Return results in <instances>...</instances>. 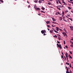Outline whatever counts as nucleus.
I'll use <instances>...</instances> for the list:
<instances>
[{
  "label": "nucleus",
  "mask_w": 73,
  "mask_h": 73,
  "mask_svg": "<svg viewBox=\"0 0 73 73\" xmlns=\"http://www.w3.org/2000/svg\"><path fill=\"white\" fill-rule=\"evenodd\" d=\"M34 7L36 10H37V11H40L41 10V9H40V8L39 7H35V6H34Z\"/></svg>",
  "instance_id": "nucleus-1"
},
{
  "label": "nucleus",
  "mask_w": 73,
  "mask_h": 73,
  "mask_svg": "<svg viewBox=\"0 0 73 73\" xmlns=\"http://www.w3.org/2000/svg\"><path fill=\"white\" fill-rule=\"evenodd\" d=\"M70 28L71 29V30L72 31H73V26H70Z\"/></svg>",
  "instance_id": "nucleus-2"
},
{
  "label": "nucleus",
  "mask_w": 73,
  "mask_h": 73,
  "mask_svg": "<svg viewBox=\"0 0 73 73\" xmlns=\"http://www.w3.org/2000/svg\"><path fill=\"white\" fill-rule=\"evenodd\" d=\"M68 16H69V17L70 16V15L69 14H67V15H66V17L67 18H68Z\"/></svg>",
  "instance_id": "nucleus-3"
},
{
  "label": "nucleus",
  "mask_w": 73,
  "mask_h": 73,
  "mask_svg": "<svg viewBox=\"0 0 73 73\" xmlns=\"http://www.w3.org/2000/svg\"><path fill=\"white\" fill-rule=\"evenodd\" d=\"M58 47L60 48V49L61 48V49H62V47H61V44H59Z\"/></svg>",
  "instance_id": "nucleus-4"
},
{
  "label": "nucleus",
  "mask_w": 73,
  "mask_h": 73,
  "mask_svg": "<svg viewBox=\"0 0 73 73\" xmlns=\"http://www.w3.org/2000/svg\"><path fill=\"white\" fill-rule=\"evenodd\" d=\"M41 33L42 34H44L45 33V30H42L41 31Z\"/></svg>",
  "instance_id": "nucleus-5"
},
{
  "label": "nucleus",
  "mask_w": 73,
  "mask_h": 73,
  "mask_svg": "<svg viewBox=\"0 0 73 73\" xmlns=\"http://www.w3.org/2000/svg\"><path fill=\"white\" fill-rule=\"evenodd\" d=\"M62 34H63V35H64V36H66H66H67V35H66V33L63 32Z\"/></svg>",
  "instance_id": "nucleus-6"
},
{
  "label": "nucleus",
  "mask_w": 73,
  "mask_h": 73,
  "mask_svg": "<svg viewBox=\"0 0 73 73\" xmlns=\"http://www.w3.org/2000/svg\"><path fill=\"white\" fill-rule=\"evenodd\" d=\"M52 29H53L54 31V32H55V33H58V32H57V31H56L55 30V29H54L53 28H52Z\"/></svg>",
  "instance_id": "nucleus-7"
},
{
  "label": "nucleus",
  "mask_w": 73,
  "mask_h": 73,
  "mask_svg": "<svg viewBox=\"0 0 73 73\" xmlns=\"http://www.w3.org/2000/svg\"><path fill=\"white\" fill-rule=\"evenodd\" d=\"M59 20H60V21H61V20H62V17H60Z\"/></svg>",
  "instance_id": "nucleus-8"
},
{
  "label": "nucleus",
  "mask_w": 73,
  "mask_h": 73,
  "mask_svg": "<svg viewBox=\"0 0 73 73\" xmlns=\"http://www.w3.org/2000/svg\"><path fill=\"white\" fill-rule=\"evenodd\" d=\"M46 23L47 24H48H48H49V23H50V21H47V22H46Z\"/></svg>",
  "instance_id": "nucleus-9"
},
{
  "label": "nucleus",
  "mask_w": 73,
  "mask_h": 73,
  "mask_svg": "<svg viewBox=\"0 0 73 73\" xmlns=\"http://www.w3.org/2000/svg\"><path fill=\"white\" fill-rule=\"evenodd\" d=\"M52 19L53 21H56V19L54 18H52Z\"/></svg>",
  "instance_id": "nucleus-10"
},
{
  "label": "nucleus",
  "mask_w": 73,
  "mask_h": 73,
  "mask_svg": "<svg viewBox=\"0 0 73 73\" xmlns=\"http://www.w3.org/2000/svg\"><path fill=\"white\" fill-rule=\"evenodd\" d=\"M56 30L57 31H59V28L58 27H56Z\"/></svg>",
  "instance_id": "nucleus-11"
},
{
  "label": "nucleus",
  "mask_w": 73,
  "mask_h": 73,
  "mask_svg": "<svg viewBox=\"0 0 73 73\" xmlns=\"http://www.w3.org/2000/svg\"><path fill=\"white\" fill-rule=\"evenodd\" d=\"M56 7H57V9H59V10H61L60 8H59H59H58V6H57Z\"/></svg>",
  "instance_id": "nucleus-12"
},
{
  "label": "nucleus",
  "mask_w": 73,
  "mask_h": 73,
  "mask_svg": "<svg viewBox=\"0 0 73 73\" xmlns=\"http://www.w3.org/2000/svg\"><path fill=\"white\" fill-rule=\"evenodd\" d=\"M42 10H44V9H45V8L43 7H42Z\"/></svg>",
  "instance_id": "nucleus-13"
},
{
  "label": "nucleus",
  "mask_w": 73,
  "mask_h": 73,
  "mask_svg": "<svg viewBox=\"0 0 73 73\" xmlns=\"http://www.w3.org/2000/svg\"><path fill=\"white\" fill-rule=\"evenodd\" d=\"M66 58H67V61H68V55H66Z\"/></svg>",
  "instance_id": "nucleus-14"
},
{
  "label": "nucleus",
  "mask_w": 73,
  "mask_h": 73,
  "mask_svg": "<svg viewBox=\"0 0 73 73\" xmlns=\"http://www.w3.org/2000/svg\"><path fill=\"white\" fill-rule=\"evenodd\" d=\"M62 17L63 18V19H65V16H64V15H62Z\"/></svg>",
  "instance_id": "nucleus-15"
},
{
  "label": "nucleus",
  "mask_w": 73,
  "mask_h": 73,
  "mask_svg": "<svg viewBox=\"0 0 73 73\" xmlns=\"http://www.w3.org/2000/svg\"><path fill=\"white\" fill-rule=\"evenodd\" d=\"M64 31L66 33H67V31L65 29H64Z\"/></svg>",
  "instance_id": "nucleus-16"
},
{
  "label": "nucleus",
  "mask_w": 73,
  "mask_h": 73,
  "mask_svg": "<svg viewBox=\"0 0 73 73\" xmlns=\"http://www.w3.org/2000/svg\"><path fill=\"white\" fill-rule=\"evenodd\" d=\"M58 7H59V8H62V6L61 5H58Z\"/></svg>",
  "instance_id": "nucleus-17"
},
{
  "label": "nucleus",
  "mask_w": 73,
  "mask_h": 73,
  "mask_svg": "<svg viewBox=\"0 0 73 73\" xmlns=\"http://www.w3.org/2000/svg\"><path fill=\"white\" fill-rule=\"evenodd\" d=\"M68 10H66V11H65V12L66 13L67 12H68Z\"/></svg>",
  "instance_id": "nucleus-18"
},
{
  "label": "nucleus",
  "mask_w": 73,
  "mask_h": 73,
  "mask_svg": "<svg viewBox=\"0 0 73 73\" xmlns=\"http://www.w3.org/2000/svg\"><path fill=\"white\" fill-rule=\"evenodd\" d=\"M66 64H68V65H69V63H68V62H66Z\"/></svg>",
  "instance_id": "nucleus-19"
},
{
  "label": "nucleus",
  "mask_w": 73,
  "mask_h": 73,
  "mask_svg": "<svg viewBox=\"0 0 73 73\" xmlns=\"http://www.w3.org/2000/svg\"><path fill=\"white\" fill-rule=\"evenodd\" d=\"M40 12L41 13H42V12H43L44 13H45V12H44V11H41Z\"/></svg>",
  "instance_id": "nucleus-20"
},
{
  "label": "nucleus",
  "mask_w": 73,
  "mask_h": 73,
  "mask_svg": "<svg viewBox=\"0 0 73 73\" xmlns=\"http://www.w3.org/2000/svg\"><path fill=\"white\" fill-rule=\"evenodd\" d=\"M37 1H38V0H35V1H34V2L35 3H37Z\"/></svg>",
  "instance_id": "nucleus-21"
},
{
  "label": "nucleus",
  "mask_w": 73,
  "mask_h": 73,
  "mask_svg": "<svg viewBox=\"0 0 73 73\" xmlns=\"http://www.w3.org/2000/svg\"><path fill=\"white\" fill-rule=\"evenodd\" d=\"M65 55H66H66H67V56L68 55V53H67V52H66V54H65Z\"/></svg>",
  "instance_id": "nucleus-22"
},
{
  "label": "nucleus",
  "mask_w": 73,
  "mask_h": 73,
  "mask_svg": "<svg viewBox=\"0 0 73 73\" xmlns=\"http://www.w3.org/2000/svg\"><path fill=\"white\" fill-rule=\"evenodd\" d=\"M47 26L49 28H50L51 27H50V26L49 25H47Z\"/></svg>",
  "instance_id": "nucleus-23"
},
{
  "label": "nucleus",
  "mask_w": 73,
  "mask_h": 73,
  "mask_svg": "<svg viewBox=\"0 0 73 73\" xmlns=\"http://www.w3.org/2000/svg\"><path fill=\"white\" fill-rule=\"evenodd\" d=\"M53 37L56 38H57V35H55V36H53Z\"/></svg>",
  "instance_id": "nucleus-24"
},
{
  "label": "nucleus",
  "mask_w": 73,
  "mask_h": 73,
  "mask_svg": "<svg viewBox=\"0 0 73 73\" xmlns=\"http://www.w3.org/2000/svg\"><path fill=\"white\" fill-rule=\"evenodd\" d=\"M38 2L40 3H42L41 1H40V0H39Z\"/></svg>",
  "instance_id": "nucleus-25"
},
{
  "label": "nucleus",
  "mask_w": 73,
  "mask_h": 73,
  "mask_svg": "<svg viewBox=\"0 0 73 73\" xmlns=\"http://www.w3.org/2000/svg\"><path fill=\"white\" fill-rule=\"evenodd\" d=\"M68 8L69 9H71V7H68Z\"/></svg>",
  "instance_id": "nucleus-26"
},
{
  "label": "nucleus",
  "mask_w": 73,
  "mask_h": 73,
  "mask_svg": "<svg viewBox=\"0 0 73 73\" xmlns=\"http://www.w3.org/2000/svg\"><path fill=\"white\" fill-rule=\"evenodd\" d=\"M68 19H70V20L72 21V19H71V18H69Z\"/></svg>",
  "instance_id": "nucleus-27"
},
{
  "label": "nucleus",
  "mask_w": 73,
  "mask_h": 73,
  "mask_svg": "<svg viewBox=\"0 0 73 73\" xmlns=\"http://www.w3.org/2000/svg\"><path fill=\"white\" fill-rule=\"evenodd\" d=\"M0 1H1L2 3L3 2V0H0Z\"/></svg>",
  "instance_id": "nucleus-28"
},
{
  "label": "nucleus",
  "mask_w": 73,
  "mask_h": 73,
  "mask_svg": "<svg viewBox=\"0 0 73 73\" xmlns=\"http://www.w3.org/2000/svg\"><path fill=\"white\" fill-rule=\"evenodd\" d=\"M69 52L70 53V54H72V53L71 52V51H69Z\"/></svg>",
  "instance_id": "nucleus-29"
},
{
  "label": "nucleus",
  "mask_w": 73,
  "mask_h": 73,
  "mask_svg": "<svg viewBox=\"0 0 73 73\" xmlns=\"http://www.w3.org/2000/svg\"><path fill=\"white\" fill-rule=\"evenodd\" d=\"M50 33H52V30H50Z\"/></svg>",
  "instance_id": "nucleus-30"
},
{
  "label": "nucleus",
  "mask_w": 73,
  "mask_h": 73,
  "mask_svg": "<svg viewBox=\"0 0 73 73\" xmlns=\"http://www.w3.org/2000/svg\"><path fill=\"white\" fill-rule=\"evenodd\" d=\"M63 42H64V44H65L66 43H65V40H63Z\"/></svg>",
  "instance_id": "nucleus-31"
},
{
  "label": "nucleus",
  "mask_w": 73,
  "mask_h": 73,
  "mask_svg": "<svg viewBox=\"0 0 73 73\" xmlns=\"http://www.w3.org/2000/svg\"><path fill=\"white\" fill-rule=\"evenodd\" d=\"M64 59H65V60H66V57L65 56H64Z\"/></svg>",
  "instance_id": "nucleus-32"
},
{
  "label": "nucleus",
  "mask_w": 73,
  "mask_h": 73,
  "mask_svg": "<svg viewBox=\"0 0 73 73\" xmlns=\"http://www.w3.org/2000/svg\"><path fill=\"white\" fill-rule=\"evenodd\" d=\"M62 3H65V1H64V0H62Z\"/></svg>",
  "instance_id": "nucleus-33"
},
{
  "label": "nucleus",
  "mask_w": 73,
  "mask_h": 73,
  "mask_svg": "<svg viewBox=\"0 0 73 73\" xmlns=\"http://www.w3.org/2000/svg\"><path fill=\"white\" fill-rule=\"evenodd\" d=\"M62 58H63V59L64 60V58L63 55H62Z\"/></svg>",
  "instance_id": "nucleus-34"
},
{
  "label": "nucleus",
  "mask_w": 73,
  "mask_h": 73,
  "mask_svg": "<svg viewBox=\"0 0 73 73\" xmlns=\"http://www.w3.org/2000/svg\"><path fill=\"white\" fill-rule=\"evenodd\" d=\"M62 13L63 15H64V11H62Z\"/></svg>",
  "instance_id": "nucleus-35"
},
{
  "label": "nucleus",
  "mask_w": 73,
  "mask_h": 73,
  "mask_svg": "<svg viewBox=\"0 0 73 73\" xmlns=\"http://www.w3.org/2000/svg\"><path fill=\"white\" fill-rule=\"evenodd\" d=\"M68 71H69V70H68V68L67 67V71L68 72Z\"/></svg>",
  "instance_id": "nucleus-36"
},
{
  "label": "nucleus",
  "mask_w": 73,
  "mask_h": 73,
  "mask_svg": "<svg viewBox=\"0 0 73 73\" xmlns=\"http://www.w3.org/2000/svg\"><path fill=\"white\" fill-rule=\"evenodd\" d=\"M63 20H64V21H66L67 22V21H66V20H65V19H64Z\"/></svg>",
  "instance_id": "nucleus-37"
},
{
  "label": "nucleus",
  "mask_w": 73,
  "mask_h": 73,
  "mask_svg": "<svg viewBox=\"0 0 73 73\" xmlns=\"http://www.w3.org/2000/svg\"><path fill=\"white\" fill-rule=\"evenodd\" d=\"M58 14H60V15H61V14H60V12H58Z\"/></svg>",
  "instance_id": "nucleus-38"
},
{
  "label": "nucleus",
  "mask_w": 73,
  "mask_h": 73,
  "mask_svg": "<svg viewBox=\"0 0 73 73\" xmlns=\"http://www.w3.org/2000/svg\"><path fill=\"white\" fill-rule=\"evenodd\" d=\"M48 4L50 5L51 4V3L50 2H49L48 3Z\"/></svg>",
  "instance_id": "nucleus-39"
},
{
  "label": "nucleus",
  "mask_w": 73,
  "mask_h": 73,
  "mask_svg": "<svg viewBox=\"0 0 73 73\" xmlns=\"http://www.w3.org/2000/svg\"><path fill=\"white\" fill-rule=\"evenodd\" d=\"M57 45L58 46V47H59V44H58V43H57Z\"/></svg>",
  "instance_id": "nucleus-40"
},
{
  "label": "nucleus",
  "mask_w": 73,
  "mask_h": 73,
  "mask_svg": "<svg viewBox=\"0 0 73 73\" xmlns=\"http://www.w3.org/2000/svg\"><path fill=\"white\" fill-rule=\"evenodd\" d=\"M65 47L66 48H68V47L67 46H66Z\"/></svg>",
  "instance_id": "nucleus-41"
},
{
  "label": "nucleus",
  "mask_w": 73,
  "mask_h": 73,
  "mask_svg": "<svg viewBox=\"0 0 73 73\" xmlns=\"http://www.w3.org/2000/svg\"><path fill=\"white\" fill-rule=\"evenodd\" d=\"M70 67H71V63L70 64Z\"/></svg>",
  "instance_id": "nucleus-42"
},
{
  "label": "nucleus",
  "mask_w": 73,
  "mask_h": 73,
  "mask_svg": "<svg viewBox=\"0 0 73 73\" xmlns=\"http://www.w3.org/2000/svg\"><path fill=\"white\" fill-rule=\"evenodd\" d=\"M31 6L30 5H28V8H30Z\"/></svg>",
  "instance_id": "nucleus-43"
},
{
  "label": "nucleus",
  "mask_w": 73,
  "mask_h": 73,
  "mask_svg": "<svg viewBox=\"0 0 73 73\" xmlns=\"http://www.w3.org/2000/svg\"><path fill=\"white\" fill-rule=\"evenodd\" d=\"M68 2H69V3H71V2H70V1L69 0H68Z\"/></svg>",
  "instance_id": "nucleus-44"
},
{
  "label": "nucleus",
  "mask_w": 73,
  "mask_h": 73,
  "mask_svg": "<svg viewBox=\"0 0 73 73\" xmlns=\"http://www.w3.org/2000/svg\"><path fill=\"white\" fill-rule=\"evenodd\" d=\"M70 58H71V59H72V57H71V56L70 55Z\"/></svg>",
  "instance_id": "nucleus-45"
},
{
  "label": "nucleus",
  "mask_w": 73,
  "mask_h": 73,
  "mask_svg": "<svg viewBox=\"0 0 73 73\" xmlns=\"http://www.w3.org/2000/svg\"><path fill=\"white\" fill-rule=\"evenodd\" d=\"M57 42L58 43H60V42H59L58 41Z\"/></svg>",
  "instance_id": "nucleus-46"
},
{
  "label": "nucleus",
  "mask_w": 73,
  "mask_h": 73,
  "mask_svg": "<svg viewBox=\"0 0 73 73\" xmlns=\"http://www.w3.org/2000/svg\"><path fill=\"white\" fill-rule=\"evenodd\" d=\"M56 15H58V13H56Z\"/></svg>",
  "instance_id": "nucleus-47"
},
{
  "label": "nucleus",
  "mask_w": 73,
  "mask_h": 73,
  "mask_svg": "<svg viewBox=\"0 0 73 73\" xmlns=\"http://www.w3.org/2000/svg\"><path fill=\"white\" fill-rule=\"evenodd\" d=\"M52 23H54V24H55V23H56V22H52Z\"/></svg>",
  "instance_id": "nucleus-48"
},
{
  "label": "nucleus",
  "mask_w": 73,
  "mask_h": 73,
  "mask_svg": "<svg viewBox=\"0 0 73 73\" xmlns=\"http://www.w3.org/2000/svg\"><path fill=\"white\" fill-rule=\"evenodd\" d=\"M38 15H39L40 16L41 15V14H39V13H38Z\"/></svg>",
  "instance_id": "nucleus-49"
},
{
  "label": "nucleus",
  "mask_w": 73,
  "mask_h": 73,
  "mask_svg": "<svg viewBox=\"0 0 73 73\" xmlns=\"http://www.w3.org/2000/svg\"><path fill=\"white\" fill-rule=\"evenodd\" d=\"M57 4H58V1H57Z\"/></svg>",
  "instance_id": "nucleus-50"
},
{
  "label": "nucleus",
  "mask_w": 73,
  "mask_h": 73,
  "mask_svg": "<svg viewBox=\"0 0 73 73\" xmlns=\"http://www.w3.org/2000/svg\"><path fill=\"white\" fill-rule=\"evenodd\" d=\"M57 35H58V36H60V35H59V34Z\"/></svg>",
  "instance_id": "nucleus-51"
},
{
  "label": "nucleus",
  "mask_w": 73,
  "mask_h": 73,
  "mask_svg": "<svg viewBox=\"0 0 73 73\" xmlns=\"http://www.w3.org/2000/svg\"><path fill=\"white\" fill-rule=\"evenodd\" d=\"M73 0H70V1H71V2H72V1H73ZM73 2V1H72Z\"/></svg>",
  "instance_id": "nucleus-52"
},
{
  "label": "nucleus",
  "mask_w": 73,
  "mask_h": 73,
  "mask_svg": "<svg viewBox=\"0 0 73 73\" xmlns=\"http://www.w3.org/2000/svg\"><path fill=\"white\" fill-rule=\"evenodd\" d=\"M62 54L63 55H64V54H63V52H62Z\"/></svg>",
  "instance_id": "nucleus-53"
},
{
  "label": "nucleus",
  "mask_w": 73,
  "mask_h": 73,
  "mask_svg": "<svg viewBox=\"0 0 73 73\" xmlns=\"http://www.w3.org/2000/svg\"><path fill=\"white\" fill-rule=\"evenodd\" d=\"M71 12H72V13H73V11H71Z\"/></svg>",
  "instance_id": "nucleus-54"
},
{
  "label": "nucleus",
  "mask_w": 73,
  "mask_h": 73,
  "mask_svg": "<svg viewBox=\"0 0 73 73\" xmlns=\"http://www.w3.org/2000/svg\"><path fill=\"white\" fill-rule=\"evenodd\" d=\"M71 40H73V38H72L71 39Z\"/></svg>",
  "instance_id": "nucleus-55"
},
{
  "label": "nucleus",
  "mask_w": 73,
  "mask_h": 73,
  "mask_svg": "<svg viewBox=\"0 0 73 73\" xmlns=\"http://www.w3.org/2000/svg\"><path fill=\"white\" fill-rule=\"evenodd\" d=\"M63 5H65V2H64V4H63Z\"/></svg>",
  "instance_id": "nucleus-56"
},
{
  "label": "nucleus",
  "mask_w": 73,
  "mask_h": 73,
  "mask_svg": "<svg viewBox=\"0 0 73 73\" xmlns=\"http://www.w3.org/2000/svg\"><path fill=\"white\" fill-rule=\"evenodd\" d=\"M61 7H64V6H63V5H62Z\"/></svg>",
  "instance_id": "nucleus-57"
},
{
  "label": "nucleus",
  "mask_w": 73,
  "mask_h": 73,
  "mask_svg": "<svg viewBox=\"0 0 73 73\" xmlns=\"http://www.w3.org/2000/svg\"><path fill=\"white\" fill-rule=\"evenodd\" d=\"M71 44H72L73 45V42H71Z\"/></svg>",
  "instance_id": "nucleus-58"
},
{
  "label": "nucleus",
  "mask_w": 73,
  "mask_h": 73,
  "mask_svg": "<svg viewBox=\"0 0 73 73\" xmlns=\"http://www.w3.org/2000/svg\"><path fill=\"white\" fill-rule=\"evenodd\" d=\"M52 26L53 27H55V26H53V25H52Z\"/></svg>",
  "instance_id": "nucleus-59"
},
{
  "label": "nucleus",
  "mask_w": 73,
  "mask_h": 73,
  "mask_svg": "<svg viewBox=\"0 0 73 73\" xmlns=\"http://www.w3.org/2000/svg\"><path fill=\"white\" fill-rule=\"evenodd\" d=\"M48 31H50V29H48Z\"/></svg>",
  "instance_id": "nucleus-60"
},
{
  "label": "nucleus",
  "mask_w": 73,
  "mask_h": 73,
  "mask_svg": "<svg viewBox=\"0 0 73 73\" xmlns=\"http://www.w3.org/2000/svg\"><path fill=\"white\" fill-rule=\"evenodd\" d=\"M66 73H68V71H67H67H66Z\"/></svg>",
  "instance_id": "nucleus-61"
},
{
  "label": "nucleus",
  "mask_w": 73,
  "mask_h": 73,
  "mask_svg": "<svg viewBox=\"0 0 73 73\" xmlns=\"http://www.w3.org/2000/svg\"><path fill=\"white\" fill-rule=\"evenodd\" d=\"M71 3H72V4H73V1H72V2H71Z\"/></svg>",
  "instance_id": "nucleus-62"
},
{
  "label": "nucleus",
  "mask_w": 73,
  "mask_h": 73,
  "mask_svg": "<svg viewBox=\"0 0 73 73\" xmlns=\"http://www.w3.org/2000/svg\"><path fill=\"white\" fill-rule=\"evenodd\" d=\"M44 36L45 35V33H44Z\"/></svg>",
  "instance_id": "nucleus-63"
},
{
  "label": "nucleus",
  "mask_w": 73,
  "mask_h": 73,
  "mask_svg": "<svg viewBox=\"0 0 73 73\" xmlns=\"http://www.w3.org/2000/svg\"><path fill=\"white\" fill-rule=\"evenodd\" d=\"M72 46L73 47V45L72 44Z\"/></svg>",
  "instance_id": "nucleus-64"
}]
</instances>
